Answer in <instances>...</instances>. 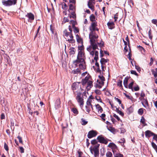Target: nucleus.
<instances>
[{
  "instance_id": "nucleus-1",
  "label": "nucleus",
  "mask_w": 157,
  "mask_h": 157,
  "mask_svg": "<svg viewBox=\"0 0 157 157\" xmlns=\"http://www.w3.org/2000/svg\"><path fill=\"white\" fill-rule=\"evenodd\" d=\"M84 58L85 56L84 53H83V52L79 51L77 56V59L74 61V63L78 64L80 63L84 62V63L85 64V62L84 60Z\"/></svg>"
},
{
  "instance_id": "nucleus-2",
  "label": "nucleus",
  "mask_w": 157,
  "mask_h": 157,
  "mask_svg": "<svg viewBox=\"0 0 157 157\" xmlns=\"http://www.w3.org/2000/svg\"><path fill=\"white\" fill-rule=\"evenodd\" d=\"M98 37V35L94 32H91L89 34V37L91 41V40L94 41H97V39Z\"/></svg>"
},
{
  "instance_id": "nucleus-3",
  "label": "nucleus",
  "mask_w": 157,
  "mask_h": 157,
  "mask_svg": "<svg viewBox=\"0 0 157 157\" xmlns=\"http://www.w3.org/2000/svg\"><path fill=\"white\" fill-rule=\"evenodd\" d=\"M25 20L27 19L28 22L32 23L34 19V16L31 13H28L25 15Z\"/></svg>"
},
{
  "instance_id": "nucleus-4",
  "label": "nucleus",
  "mask_w": 157,
  "mask_h": 157,
  "mask_svg": "<svg viewBox=\"0 0 157 157\" xmlns=\"http://www.w3.org/2000/svg\"><path fill=\"white\" fill-rule=\"evenodd\" d=\"M97 135V132L94 130L90 131L88 134L87 137L89 139L93 137H95Z\"/></svg>"
},
{
  "instance_id": "nucleus-5",
  "label": "nucleus",
  "mask_w": 157,
  "mask_h": 157,
  "mask_svg": "<svg viewBox=\"0 0 157 157\" xmlns=\"http://www.w3.org/2000/svg\"><path fill=\"white\" fill-rule=\"evenodd\" d=\"M108 146L112 149L113 153V152H116L118 150L117 147L116 145L113 143H110L108 145Z\"/></svg>"
},
{
  "instance_id": "nucleus-6",
  "label": "nucleus",
  "mask_w": 157,
  "mask_h": 157,
  "mask_svg": "<svg viewBox=\"0 0 157 157\" xmlns=\"http://www.w3.org/2000/svg\"><path fill=\"white\" fill-rule=\"evenodd\" d=\"M97 139L100 143H102L105 144H107L108 143L107 140L105 139L104 137L102 136H98L97 137Z\"/></svg>"
},
{
  "instance_id": "nucleus-7",
  "label": "nucleus",
  "mask_w": 157,
  "mask_h": 157,
  "mask_svg": "<svg viewBox=\"0 0 157 157\" xmlns=\"http://www.w3.org/2000/svg\"><path fill=\"white\" fill-rule=\"evenodd\" d=\"M70 31V32H68L67 29H65L63 31V36H65L66 37H68V35L69 33H72V28L71 26L70 25L68 27ZM66 39V38H65Z\"/></svg>"
},
{
  "instance_id": "nucleus-8",
  "label": "nucleus",
  "mask_w": 157,
  "mask_h": 157,
  "mask_svg": "<svg viewBox=\"0 0 157 157\" xmlns=\"http://www.w3.org/2000/svg\"><path fill=\"white\" fill-rule=\"evenodd\" d=\"M91 152L92 153V151H93L94 153V155L95 157L98 156L99 152L98 149H97L96 148H92L90 147V148Z\"/></svg>"
},
{
  "instance_id": "nucleus-9",
  "label": "nucleus",
  "mask_w": 157,
  "mask_h": 157,
  "mask_svg": "<svg viewBox=\"0 0 157 157\" xmlns=\"http://www.w3.org/2000/svg\"><path fill=\"white\" fill-rule=\"evenodd\" d=\"M90 41L91 45L92 48V49L93 50H95L96 49H98L97 44V43H98V41H94L92 40H91V41Z\"/></svg>"
},
{
  "instance_id": "nucleus-10",
  "label": "nucleus",
  "mask_w": 157,
  "mask_h": 157,
  "mask_svg": "<svg viewBox=\"0 0 157 157\" xmlns=\"http://www.w3.org/2000/svg\"><path fill=\"white\" fill-rule=\"evenodd\" d=\"M68 35V36H69L70 38H68L67 41L69 43H74L75 42V40L74 39V37L72 35V33H69Z\"/></svg>"
},
{
  "instance_id": "nucleus-11",
  "label": "nucleus",
  "mask_w": 157,
  "mask_h": 157,
  "mask_svg": "<svg viewBox=\"0 0 157 157\" xmlns=\"http://www.w3.org/2000/svg\"><path fill=\"white\" fill-rule=\"evenodd\" d=\"M75 36L77 41L78 43L79 44H83V42L82 39L77 34H76Z\"/></svg>"
},
{
  "instance_id": "nucleus-12",
  "label": "nucleus",
  "mask_w": 157,
  "mask_h": 157,
  "mask_svg": "<svg viewBox=\"0 0 157 157\" xmlns=\"http://www.w3.org/2000/svg\"><path fill=\"white\" fill-rule=\"evenodd\" d=\"M93 82L91 81H89L87 83V86H86V89L87 90H89L93 86Z\"/></svg>"
},
{
  "instance_id": "nucleus-13",
  "label": "nucleus",
  "mask_w": 157,
  "mask_h": 157,
  "mask_svg": "<svg viewBox=\"0 0 157 157\" xmlns=\"http://www.w3.org/2000/svg\"><path fill=\"white\" fill-rule=\"evenodd\" d=\"M60 101L59 99L56 100L55 103V108L56 109H58L60 107Z\"/></svg>"
},
{
  "instance_id": "nucleus-14",
  "label": "nucleus",
  "mask_w": 157,
  "mask_h": 157,
  "mask_svg": "<svg viewBox=\"0 0 157 157\" xmlns=\"http://www.w3.org/2000/svg\"><path fill=\"white\" fill-rule=\"evenodd\" d=\"M77 101L80 104V105H83L84 104L83 99L82 97L76 98Z\"/></svg>"
},
{
  "instance_id": "nucleus-15",
  "label": "nucleus",
  "mask_w": 157,
  "mask_h": 157,
  "mask_svg": "<svg viewBox=\"0 0 157 157\" xmlns=\"http://www.w3.org/2000/svg\"><path fill=\"white\" fill-rule=\"evenodd\" d=\"M69 50V54L70 55H74L75 53L76 49L75 48L71 47L70 48Z\"/></svg>"
},
{
  "instance_id": "nucleus-16",
  "label": "nucleus",
  "mask_w": 157,
  "mask_h": 157,
  "mask_svg": "<svg viewBox=\"0 0 157 157\" xmlns=\"http://www.w3.org/2000/svg\"><path fill=\"white\" fill-rule=\"evenodd\" d=\"M108 59H105L104 58H101L100 60V62L101 65H105L106 63L109 61Z\"/></svg>"
},
{
  "instance_id": "nucleus-17",
  "label": "nucleus",
  "mask_w": 157,
  "mask_h": 157,
  "mask_svg": "<svg viewBox=\"0 0 157 157\" xmlns=\"http://www.w3.org/2000/svg\"><path fill=\"white\" fill-rule=\"evenodd\" d=\"M107 26L109 28L112 29L114 28V24L113 22H108L107 23Z\"/></svg>"
},
{
  "instance_id": "nucleus-18",
  "label": "nucleus",
  "mask_w": 157,
  "mask_h": 157,
  "mask_svg": "<svg viewBox=\"0 0 157 157\" xmlns=\"http://www.w3.org/2000/svg\"><path fill=\"white\" fill-rule=\"evenodd\" d=\"M133 111V108L132 106L128 108L126 110V113L128 115H129L131 113H132Z\"/></svg>"
},
{
  "instance_id": "nucleus-19",
  "label": "nucleus",
  "mask_w": 157,
  "mask_h": 157,
  "mask_svg": "<svg viewBox=\"0 0 157 157\" xmlns=\"http://www.w3.org/2000/svg\"><path fill=\"white\" fill-rule=\"evenodd\" d=\"M139 99L140 100H141L142 99L143 100L142 103L144 107H146V106L144 105V104L146 105L147 106H148V101L147 100L145 99L144 98H139Z\"/></svg>"
},
{
  "instance_id": "nucleus-20",
  "label": "nucleus",
  "mask_w": 157,
  "mask_h": 157,
  "mask_svg": "<svg viewBox=\"0 0 157 157\" xmlns=\"http://www.w3.org/2000/svg\"><path fill=\"white\" fill-rule=\"evenodd\" d=\"M128 77H126L125 78L124 82L123 83L124 85V86L125 87L127 88H128Z\"/></svg>"
},
{
  "instance_id": "nucleus-21",
  "label": "nucleus",
  "mask_w": 157,
  "mask_h": 157,
  "mask_svg": "<svg viewBox=\"0 0 157 157\" xmlns=\"http://www.w3.org/2000/svg\"><path fill=\"white\" fill-rule=\"evenodd\" d=\"M113 155L114 157H124L123 155L120 153L113 152Z\"/></svg>"
},
{
  "instance_id": "nucleus-22",
  "label": "nucleus",
  "mask_w": 157,
  "mask_h": 157,
  "mask_svg": "<svg viewBox=\"0 0 157 157\" xmlns=\"http://www.w3.org/2000/svg\"><path fill=\"white\" fill-rule=\"evenodd\" d=\"M69 17L70 18H73L75 20L76 18V16L75 12H71V14L70 15Z\"/></svg>"
},
{
  "instance_id": "nucleus-23",
  "label": "nucleus",
  "mask_w": 157,
  "mask_h": 157,
  "mask_svg": "<svg viewBox=\"0 0 157 157\" xmlns=\"http://www.w3.org/2000/svg\"><path fill=\"white\" fill-rule=\"evenodd\" d=\"M114 107L116 109V111L118 113H119L120 115L122 117H123L124 116V113L121 111H120L119 109L117 108L116 106H114Z\"/></svg>"
},
{
  "instance_id": "nucleus-24",
  "label": "nucleus",
  "mask_w": 157,
  "mask_h": 157,
  "mask_svg": "<svg viewBox=\"0 0 157 157\" xmlns=\"http://www.w3.org/2000/svg\"><path fill=\"white\" fill-rule=\"evenodd\" d=\"M72 73L74 74H77L78 73H80V70L78 68H77L76 69L73 70L72 71Z\"/></svg>"
},
{
  "instance_id": "nucleus-25",
  "label": "nucleus",
  "mask_w": 157,
  "mask_h": 157,
  "mask_svg": "<svg viewBox=\"0 0 157 157\" xmlns=\"http://www.w3.org/2000/svg\"><path fill=\"white\" fill-rule=\"evenodd\" d=\"M90 18L91 21L92 22L95 21V17L94 14L91 15Z\"/></svg>"
},
{
  "instance_id": "nucleus-26",
  "label": "nucleus",
  "mask_w": 157,
  "mask_h": 157,
  "mask_svg": "<svg viewBox=\"0 0 157 157\" xmlns=\"http://www.w3.org/2000/svg\"><path fill=\"white\" fill-rule=\"evenodd\" d=\"M151 144L153 148L157 153V145L153 142L151 143Z\"/></svg>"
},
{
  "instance_id": "nucleus-27",
  "label": "nucleus",
  "mask_w": 157,
  "mask_h": 157,
  "mask_svg": "<svg viewBox=\"0 0 157 157\" xmlns=\"http://www.w3.org/2000/svg\"><path fill=\"white\" fill-rule=\"evenodd\" d=\"M95 57L94 59L95 61L98 60V52L97 51H95Z\"/></svg>"
},
{
  "instance_id": "nucleus-28",
  "label": "nucleus",
  "mask_w": 157,
  "mask_h": 157,
  "mask_svg": "<svg viewBox=\"0 0 157 157\" xmlns=\"http://www.w3.org/2000/svg\"><path fill=\"white\" fill-rule=\"evenodd\" d=\"M107 129L109 131L113 133L115 132V129L113 127L109 126L107 127Z\"/></svg>"
},
{
  "instance_id": "nucleus-29",
  "label": "nucleus",
  "mask_w": 157,
  "mask_h": 157,
  "mask_svg": "<svg viewBox=\"0 0 157 157\" xmlns=\"http://www.w3.org/2000/svg\"><path fill=\"white\" fill-rule=\"evenodd\" d=\"M81 45L78 46V51H83V50L84 49V47L83 45V44H81Z\"/></svg>"
},
{
  "instance_id": "nucleus-30",
  "label": "nucleus",
  "mask_w": 157,
  "mask_h": 157,
  "mask_svg": "<svg viewBox=\"0 0 157 157\" xmlns=\"http://www.w3.org/2000/svg\"><path fill=\"white\" fill-rule=\"evenodd\" d=\"M97 22H92L91 24V26L92 27V29H93L94 30V28L96 27V26H97Z\"/></svg>"
},
{
  "instance_id": "nucleus-31",
  "label": "nucleus",
  "mask_w": 157,
  "mask_h": 157,
  "mask_svg": "<svg viewBox=\"0 0 157 157\" xmlns=\"http://www.w3.org/2000/svg\"><path fill=\"white\" fill-rule=\"evenodd\" d=\"M106 157H112L113 155L112 153L109 151L107 152L106 154Z\"/></svg>"
},
{
  "instance_id": "nucleus-32",
  "label": "nucleus",
  "mask_w": 157,
  "mask_h": 157,
  "mask_svg": "<svg viewBox=\"0 0 157 157\" xmlns=\"http://www.w3.org/2000/svg\"><path fill=\"white\" fill-rule=\"evenodd\" d=\"M81 121H82V124L83 125H86L88 123V121H86L83 118H82L81 119Z\"/></svg>"
},
{
  "instance_id": "nucleus-33",
  "label": "nucleus",
  "mask_w": 157,
  "mask_h": 157,
  "mask_svg": "<svg viewBox=\"0 0 157 157\" xmlns=\"http://www.w3.org/2000/svg\"><path fill=\"white\" fill-rule=\"evenodd\" d=\"M72 28L74 29V32L75 34L79 33V30L78 28L75 26L73 27Z\"/></svg>"
},
{
  "instance_id": "nucleus-34",
  "label": "nucleus",
  "mask_w": 157,
  "mask_h": 157,
  "mask_svg": "<svg viewBox=\"0 0 157 157\" xmlns=\"http://www.w3.org/2000/svg\"><path fill=\"white\" fill-rule=\"evenodd\" d=\"M138 113L140 115H142L143 113V109L142 108L140 109L138 111Z\"/></svg>"
},
{
  "instance_id": "nucleus-35",
  "label": "nucleus",
  "mask_w": 157,
  "mask_h": 157,
  "mask_svg": "<svg viewBox=\"0 0 157 157\" xmlns=\"http://www.w3.org/2000/svg\"><path fill=\"white\" fill-rule=\"evenodd\" d=\"M133 84V82H132L130 83L129 84L128 87V88L129 89H132V90L133 91V89L132 88V86Z\"/></svg>"
},
{
  "instance_id": "nucleus-36",
  "label": "nucleus",
  "mask_w": 157,
  "mask_h": 157,
  "mask_svg": "<svg viewBox=\"0 0 157 157\" xmlns=\"http://www.w3.org/2000/svg\"><path fill=\"white\" fill-rule=\"evenodd\" d=\"M98 77L99 78V80L102 81L103 82L105 81V78L104 76L101 75L98 76Z\"/></svg>"
},
{
  "instance_id": "nucleus-37",
  "label": "nucleus",
  "mask_w": 157,
  "mask_h": 157,
  "mask_svg": "<svg viewBox=\"0 0 157 157\" xmlns=\"http://www.w3.org/2000/svg\"><path fill=\"white\" fill-rule=\"evenodd\" d=\"M148 35L149 38L151 40L153 36L151 34V29L149 30L148 32Z\"/></svg>"
},
{
  "instance_id": "nucleus-38",
  "label": "nucleus",
  "mask_w": 157,
  "mask_h": 157,
  "mask_svg": "<svg viewBox=\"0 0 157 157\" xmlns=\"http://www.w3.org/2000/svg\"><path fill=\"white\" fill-rule=\"evenodd\" d=\"M40 28V26H39L37 29L36 34L35 36V37H34V39H35V38L36 37H37V36L38 35H40V33H39Z\"/></svg>"
},
{
  "instance_id": "nucleus-39",
  "label": "nucleus",
  "mask_w": 157,
  "mask_h": 157,
  "mask_svg": "<svg viewBox=\"0 0 157 157\" xmlns=\"http://www.w3.org/2000/svg\"><path fill=\"white\" fill-rule=\"evenodd\" d=\"M72 112L75 114H78V112L75 108H73L72 109Z\"/></svg>"
},
{
  "instance_id": "nucleus-40",
  "label": "nucleus",
  "mask_w": 157,
  "mask_h": 157,
  "mask_svg": "<svg viewBox=\"0 0 157 157\" xmlns=\"http://www.w3.org/2000/svg\"><path fill=\"white\" fill-rule=\"evenodd\" d=\"M79 68L83 70L84 69L86 68V67L84 66L83 63H80L79 65Z\"/></svg>"
},
{
  "instance_id": "nucleus-41",
  "label": "nucleus",
  "mask_w": 157,
  "mask_h": 157,
  "mask_svg": "<svg viewBox=\"0 0 157 157\" xmlns=\"http://www.w3.org/2000/svg\"><path fill=\"white\" fill-rule=\"evenodd\" d=\"M88 6L89 8L92 10L93 9V5L91 2H88Z\"/></svg>"
},
{
  "instance_id": "nucleus-42",
  "label": "nucleus",
  "mask_w": 157,
  "mask_h": 157,
  "mask_svg": "<svg viewBox=\"0 0 157 157\" xmlns=\"http://www.w3.org/2000/svg\"><path fill=\"white\" fill-rule=\"evenodd\" d=\"M70 23L72 25V27H75L76 21L74 20H71L70 21Z\"/></svg>"
},
{
  "instance_id": "nucleus-43",
  "label": "nucleus",
  "mask_w": 157,
  "mask_h": 157,
  "mask_svg": "<svg viewBox=\"0 0 157 157\" xmlns=\"http://www.w3.org/2000/svg\"><path fill=\"white\" fill-rule=\"evenodd\" d=\"M122 81L119 80L117 82V86H119L120 87H122Z\"/></svg>"
},
{
  "instance_id": "nucleus-44",
  "label": "nucleus",
  "mask_w": 157,
  "mask_h": 157,
  "mask_svg": "<svg viewBox=\"0 0 157 157\" xmlns=\"http://www.w3.org/2000/svg\"><path fill=\"white\" fill-rule=\"evenodd\" d=\"M17 137L19 140V143L22 144H23V141L22 140V138L19 136H18Z\"/></svg>"
},
{
  "instance_id": "nucleus-45",
  "label": "nucleus",
  "mask_w": 157,
  "mask_h": 157,
  "mask_svg": "<svg viewBox=\"0 0 157 157\" xmlns=\"http://www.w3.org/2000/svg\"><path fill=\"white\" fill-rule=\"evenodd\" d=\"M87 81L86 80H85V79H82L81 82V83L82 84L83 86H84L86 83H87Z\"/></svg>"
},
{
  "instance_id": "nucleus-46",
  "label": "nucleus",
  "mask_w": 157,
  "mask_h": 157,
  "mask_svg": "<svg viewBox=\"0 0 157 157\" xmlns=\"http://www.w3.org/2000/svg\"><path fill=\"white\" fill-rule=\"evenodd\" d=\"M4 148L7 151L9 150L8 147L6 143L4 144Z\"/></svg>"
},
{
  "instance_id": "nucleus-47",
  "label": "nucleus",
  "mask_w": 157,
  "mask_h": 157,
  "mask_svg": "<svg viewBox=\"0 0 157 157\" xmlns=\"http://www.w3.org/2000/svg\"><path fill=\"white\" fill-rule=\"evenodd\" d=\"M131 73L132 74H133L136 76H138V74L136 73V71L134 70H131Z\"/></svg>"
},
{
  "instance_id": "nucleus-48",
  "label": "nucleus",
  "mask_w": 157,
  "mask_h": 157,
  "mask_svg": "<svg viewBox=\"0 0 157 157\" xmlns=\"http://www.w3.org/2000/svg\"><path fill=\"white\" fill-rule=\"evenodd\" d=\"M97 44L100 47H101L104 46V43L101 40V42L98 43V42Z\"/></svg>"
},
{
  "instance_id": "nucleus-49",
  "label": "nucleus",
  "mask_w": 157,
  "mask_h": 157,
  "mask_svg": "<svg viewBox=\"0 0 157 157\" xmlns=\"http://www.w3.org/2000/svg\"><path fill=\"white\" fill-rule=\"evenodd\" d=\"M97 143V141L96 139L93 140L91 141V144L93 145Z\"/></svg>"
},
{
  "instance_id": "nucleus-50",
  "label": "nucleus",
  "mask_w": 157,
  "mask_h": 157,
  "mask_svg": "<svg viewBox=\"0 0 157 157\" xmlns=\"http://www.w3.org/2000/svg\"><path fill=\"white\" fill-rule=\"evenodd\" d=\"M151 72L152 74H153L154 77L155 78H156L157 77V74L156 73V72L154 71V70L153 69L151 70Z\"/></svg>"
},
{
  "instance_id": "nucleus-51",
  "label": "nucleus",
  "mask_w": 157,
  "mask_h": 157,
  "mask_svg": "<svg viewBox=\"0 0 157 157\" xmlns=\"http://www.w3.org/2000/svg\"><path fill=\"white\" fill-rule=\"evenodd\" d=\"M97 82L99 84L102 85H103L104 84V82L101 81L99 79H98L97 81Z\"/></svg>"
},
{
  "instance_id": "nucleus-52",
  "label": "nucleus",
  "mask_w": 157,
  "mask_h": 157,
  "mask_svg": "<svg viewBox=\"0 0 157 157\" xmlns=\"http://www.w3.org/2000/svg\"><path fill=\"white\" fill-rule=\"evenodd\" d=\"M152 23L155 25L157 24V19H153L151 21Z\"/></svg>"
},
{
  "instance_id": "nucleus-53",
  "label": "nucleus",
  "mask_w": 157,
  "mask_h": 157,
  "mask_svg": "<svg viewBox=\"0 0 157 157\" xmlns=\"http://www.w3.org/2000/svg\"><path fill=\"white\" fill-rule=\"evenodd\" d=\"M135 67L136 69L137 70V71L138 72H140L141 71V69L140 67L138 66H137L136 65H135Z\"/></svg>"
},
{
  "instance_id": "nucleus-54",
  "label": "nucleus",
  "mask_w": 157,
  "mask_h": 157,
  "mask_svg": "<svg viewBox=\"0 0 157 157\" xmlns=\"http://www.w3.org/2000/svg\"><path fill=\"white\" fill-rule=\"evenodd\" d=\"M145 119L143 117H141V119L140 120V122L143 124H144L145 123Z\"/></svg>"
},
{
  "instance_id": "nucleus-55",
  "label": "nucleus",
  "mask_w": 157,
  "mask_h": 157,
  "mask_svg": "<svg viewBox=\"0 0 157 157\" xmlns=\"http://www.w3.org/2000/svg\"><path fill=\"white\" fill-rule=\"evenodd\" d=\"M98 30H99V29H98V28L96 27L94 28V30L93 29H91L90 28V30L91 31V32H92V31L94 32V31L95 30L98 31Z\"/></svg>"
},
{
  "instance_id": "nucleus-56",
  "label": "nucleus",
  "mask_w": 157,
  "mask_h": 157,
  "mask_svg": "<svg viewBox=\"0 0 157 157\" xmlns=\"http://www.w3.org/2000/svg\"><path fill=\"white\" fill-rule=\"evenodd\" d=\"M138 48H139V50L142 51L143 50L144 51H145V49L142 46H140V45H139L138 46Z\"/></svg>"
},
{
  "instance_id": "nucleus-57",
  "label": "nucleus",
  "mask_w": 157,
  "mask_h": 157,
  "mask_svg": "<svg viewBox=\"0 0 157 157\" xmlns=\"http://www.w3.org/2000/svg\"><path fill=\"white\" fill-rule=\"evenodd\" d=\"M20 151L21 153H23L24 152V149L22 147H19Z\"/></svg>"
},
{
  "instance_id": "nucleus-58",
  "label": "nucleus",
  "mask_w": 157,
  "mask_h": 157,
  "mask_svg": "<svg viewBox=\"0 0 157 157\" xmlns=\"http://www.w3.org/2000/svg\"><path fill=\"white\" fill-rule=\"evenodd\" d=\"M113 117L115 118H116V119H117L118 121H120V118L118 117V116H117V115H116L115 114H114V115H113Z\"/></svg>"
},
{
  "instance_id": "nucleus-59",
  "label": "nucleus",
  "mask_w": 157,
  "mask_h": 157,
  "mask_svg": "<svg viewBox=\"0 0 157 157\" xmlns=\"http://www.w3.org/2000/svg\"><path fill=\"white\" fill-rule=\"evenodd\" d=\"M91 101L90 99V100H89V99H88L87 101V102H86V104L88 105H91Z\"/></svg>"
},
{
  "instance_id": "nucleus-60",
  "label": "nucleus",
  "mask_w": 157,
  "mask_h": 157,
  "mask_svg": "<svg viewBox=\"0 0 157 157\" xmlns=\"http://www.w3.org/2000/svg\"><path fill=\"white\" fill-rule=\"evenodd\" d=\"M96 108L98 110H99V109L101 108L102 107H101V106L99 105V104H97L95 105Z\"/></svg>"
},
{
  "instance_id": "nucleus-61",
  "label": "nucleus",
  "mask_w": 157,
  "mask_h": 157,
  "mask_svg": "<svg viewBox=\"0 0 157 157\" xmlns=\"http://www.w3.org/2000/svg\"><path fill=\"white\" fill-rule=\"evenodd\" d=\"M114 98L116 100V101H117V102L119 103L120 104H121V101L120 99H118L117 98H116V97H115Z\"/></svg>"
},
{
  "instance_id": "nucleus-62",
  "label": "nucleus",
  "mask_w": 157,
  "mask_h": 157,
  "mask_svg": "<svg viewBox=\"0 0 157 157\" xmlns=\"http://www.w3.org/2000/svg\"><path fill=\"white\" fill-rule=\"evenodd\" d=\"M86 111L88 113H89L90 111V108L88 107H87V106H86Z\"/></svg>"
},
{
  "instance_id": "nucleus-63",
  "label": "nucleus",
  "mask_w": 157,
  "mask_h": 157,
  "mask_svg": "<svg viewBox=\"0 0 157 157\" xmlns=\"http://www.w3.org/2000/svg\"><path fill=\"white\" fill-rule=\"evenodd\" d=\"M74 9V6L72 4H70L69 5V10H73Z\"/></svg>"
},
{
  "instance_id": "nucleus-64",
  "label": "nucleus",
  "mask_w": 157,
  "mask_h": 157,
  "mask_svg": "<svg viewBox=\"0 0 157 157\" xmlns=\"http://www.w3.org/2000/svg\"><path fill=\"white\" fill-rule=\"evenodd\" d=\"M134 90L135 91H137L139 90V87L138 86H136V87H134L133 88Z\"/></svg>"
}]
</instances>
